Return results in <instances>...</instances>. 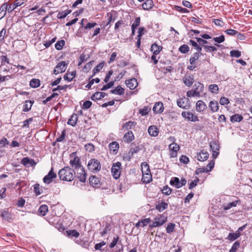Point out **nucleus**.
Instances as JSON below:
<instances>
[{
    "instance_id": "obj_1",
    "label": "nucleus",
    "mask_w": 252,
    "mask_h": 252,
    "mask_svg": "<svg viewBox=\"0 0 252 252\" xmlns=\"http://www.w3.org/2000/svg\"><path fill=\"white\" fill-rule=\"evenodd\" d=\"M58 176L62 181L70 182L74 179L75 173L69 167L65 166L59 171Z\"/></svg>"
},
{
    "instance_id": "obj_2",
    "label": "nucleus",
    "mask_w": 252,
    "mask_h": 252,
    "mask_svg": "<svg viewBox=\"0 0 252 252\" xmlns=\"http://www.w3.org/2000/svg\"><path fill=\"white\" fill-rule=\"evenodd\" d=\"M88 168L91 172H97L101 169L100 162L96 159H91L88 163Z\"/></svg>"
},
{
    "instance_id": "obj_3",
    "label": "nucleus",
    "mask_w": 252,
    "mask_h": 252,
    "mask_svg": "<svg viewBox=\"0 0 252 252\" xmlns=\"http://www.w3.org/2000/svg\"><path fill=\"white\" fill-rule=\"evenodd\" d=\"M122 170V164L120 162L114 163L111 168V172L113 177L117 179L121 175Z\"/></svg>"
},
{
    "instance_id": "obj_4",
    "label": "nucleus",
    "mask_w": 252,
    "mask_h": 252,
    "mask_svg": "<svg viewBox=\"0 0 252 252\" xmlns=\"http://www.w3.org/2000/svg\"><path fill=\"white\" fill-rule=\"evenodd\" d=\"M169 139L171 141L173 142L172 143L169 145V149L170 151L171 157L174 158L177 156V152L179 150L180 147L179 145L174 142L175 139L174 137H170Z\"/></svg>"
},
{
    "instance_id": "obj_5",
    "label": "nucleus",
    "mask_w": 252,
    "mask_h": 252,
    "mask_svg": "<svg viewBox=\"0 0 252 252\" xmlns=\"http://www.w3.org/2000/svg\"><path fill=\"white\" fill-rule=\"evenodd\" d=\"M167 220V218L163 215H158L150 225L151 227H156L163 225Z\"/></svg>"
},
{
    "instance_id": "obj_6",
    "label": "nucleus",
    "mask_w": 252,
    "mask_h": 252,
    "mask_svg": "<svg viewBox=\"0 0 252 252\" xmlns=\"http://www.w3.org/2000/svg\"><path fill=\"white\" fill-rule=\"evenodd\" d=\"M68 63L65 61H62L59 62L58 64L55 66L53 73L55 74H58L60 73L64 72L67 66Z\"/></svg>"
},
{
    "instance_id": "obj_7",
    "label": "nucleus",
    "mask_w": 252,
    "mask_h": 252,
    "mask_svg": "<svg viewBox=\"0 0 252 252\" xmlns=\"http://www.w3.org/2000/svg\"><path fill=\"white\" fill-rule=\"evenodd\" d=\"M71 159L69 161V163L71 167L74 170L77 169L82 166L80 163V159L79 157L75 156V153H72V155L70 156Z\"/></svg>"
},
{
    "instance_id": "obj_8",
    "label": "nucleus",
    "mask_w": 252,
    "mask_h": 252,
    "mask_svg": "<svg viewBox=\"0 0 252 252\" xmlns=\"http://www.w3.org/2000/svg\"><path fill=\"white\" fill-rule=\"evenodd\" d=\"M79 180L81 182H85L86 180V174L83 166L74 170Z\"/></svg>"
},
{
    "instance_id": "obj_9",
    "label": "nucleus",
    "mask_w": 252,
    "mask_h": 252,
    "mask_svg": "<svg viewBox=\"0 0 252 252\" xmlns=\"http://www.w3.org/2000/svg\"><path fill=\"white\" fill-rule=\"evenodd\" d=\"M182 116L188 121L191 122L198 121L199 119L197 116L194 115L193 113L189 111H183L182 112Z\"/></svg>"
},
{
    "instance_id": "obj_10",
    "label": "nucleus",
    "mask_w": 252,
    "mask_h": 252,
    "mask_svg": "<svg viewBox=\"0 0 252 252\" xmlns=\"http://www.w3.org/2000/svg\"><path fill=\"white\" fill-rule=\"evenodd\" d=\"M177 105L183 109H187L189 107V99L185 97L179 98L177 100Z\"/></svg>"
},
{
    "instance_id": "obj_11",
    "label": "nucleus",
    "mask_w": 252,
    "mask_h": 252,
    "mask_svg": "<svg viewBox=\"0 0 252 252\" xmlns=\"http://www.w3.org/2000/svg\"><path fill=\"white\" fill-rule=\"evenodd\" d=\"M56 177L57 174L54 172L53 169L52 168L48 174L43 178V180L44 183L49 184L51 183L52 182L53 179L56 178Z\"/></svg>"
},
{
    "instance_id": "obj_12",
    "label": "nucleus",
    "mask_w": 252,
    "mask_h": 252,
    "mask_svg": "<svg viewBox=\"0 0 252 252\" xmlns=\"http://www.w3.org/2000/svg\"><path fill=\"white\" fill-rule=\"evenodd\" d=\"M210 148L212 151V156L215 158L219 154V150L220 149V146L219 144L216 141L211 142L210 143Z\"/></svg>"
},
{
    "instance_id": "obj_13",
    "label": "nucleus",
    "mask_w": 252,
    "mask_h": 252,
    "mask_svg": "<svg viewBox=\"0 0 252 252\" xmlns=\"http://www.w3.org/2000/svg\"><path fill=\"white\" fill-rule=\"evenodd\" d=\"M25 0H16L13 3L7 5L8 12L10 13L17 7L23 5Z\"/></svg>"
},
{
    "instance_id": "obj_14",
    "label": "nucleus",
    "mask_w": 252,
    "mask_h": 252,
    "mask_svg": "<svg viewBox=\"0 0 252 252\" xmlns=\"http://www.w3.org/2000/svg\"><path fill=\"white\" fill-rule=\"evenodd\" d=\"M195 107L197 112H202L207 109V105L204 101L199 100L196 103Z\"/></svg>"
},
{
    "instance_id": "obj_15",
    "label": "nucleus",
    "mask_w": 252,
    "mask_h": 252,
    "mask_svg": "<svg viewBox=\"0 0 252 252\" xmlns=\"http://www.w3.org/2000/svg\"><path fill=\"white\" fill-rule=\"evenodd\" d=\"M163 104L161 102L156 103L153 108V111L156 113H161L163 112Z\"/></svg>"
},
{
    "instance_id": "obj_16",
    "label": "nucleus",
    "mask_w": 252,
    "mask_h": 252,
    "mask_svg": "<svg viewBox=\"0 0 252 252\" xmlns=\"http://www.w3.org/2000/svg\"><path fill=\"white\" fill-rule=\"evenodd\" d=\"M148 131L149 135L153 137L157 136L159 133L157 126L154 125L149 127Z\"/></svg>"
},
{
    "instance_id": "obj_17",
    "label": "nucleus",
    "mask_w": 252,
    "mask_h": 252,
    "mask_svg": "<svg viewBox=\"0 0 252 252\" xmlns=\"http://www.w3.org/2000/svg\"><path fill=\"white\" fill-rule=\"evenodd\" d=\"M209 154L206 151L203 150L197 154V159L200 161H203L208 159Z\"/></svg>"
},
{
    "instance_id": "obj_18",
    "label": "nucleus",
    "mask_w": 252,
    "mask_h": 252,
    "mask_svg": "<svg viewBox=\"0 0 252 252\" xmlns=\"http://www.w3.org/2000/svg\"><path fill=\"white\" fill-rule=\"evenodd\" d=\"M126 84L127 87L130 90H133L137 85V80L134 78L126 80Z\"/></svg>"
},
{
    "instance_id": "obj_19",
    "label": "nucleus",
    "mask_w": 252,
    "mask_h": 252,
    "mask_svg": "<svg viewBox=\"0 0 252 252\" xmlns=\"http://www.w3.org/2000/svg\"><path fill=\"white\" fill-rule=\"evenodd\" d=\"M209 107L212 112H216L219 109L218 102L216 100H212L209 103Z\"/></svg>"
},
{
    "instance_id": "obj_20",
    "label": "nucleus",
    "mask_w": 252,
    "mask_h": 252,
    "mask_svg": "<svg viewBox=\"0 0 252 252\" xmlns=\"http://www.w3.org/2000/svg\"><path fill=\"white\" fill-rule=\"evenodd\" d=\"M109 148L110 151H112L114 154H116L119 148V144L116 141L112 142L109 144Z\"/></svg>"
},
{
    "instance_id": "obj_21",
    "label": "nucleus",
    "mask_w": 252,
    "mask_h": 252,
    "mask_svg": "<svg viewBox=\"0 0 252 252\" xmlns=\"http://www.w3.org/2000/svg\"><path fill=\"white\" fill-rule=\"evenodd\" d=\"M33 103V100H28L25 101V104L23 106V111L25 112H29L31 109Z\"/></svg>"
},
{
    "instance_id": "obj_22",
    "label": "nucleus",
    "mask_w": 252,
    "mask_h": 252,
    "mask_svg": "<svg viewBox=\"0 0 252 252\" xmlns=\"http://www.w3.org/2000/svg\"><path fill=\"white\" fill-rule=\"evenodd\" d=\"M111 228L110 224L106 223L104 226L100 229V234L103 236L110 231Z\"/></svg>"
},
{
    "instance_id": "obj_23",
    "label": "nucleus",
    "mask_w": 252,
    "mask_h": 252,
    "mask_svg": "<svg viewBox=\"0 0 252 252\" xmlns=\"http://www.w3.org/2000/svg\"><path fill=\"white\" fill-rule=\"evenodd\" d=\"M134 135L131 131L126 132L123 137L124 141L126 142H130L134 139Z\"/></svg>"
},
{
    "instance_id": "obj_24",
    "label": "nucleus",
    "mask_w": 252,
    "mask_h": 252,
    "mask_svg": "<svg viewBox=\"0 0 252 252\" xmlns=\"http://www.w3.org/2000/svg\"><path fill=\"white\" fill-rule=\"evenodd\" d=\"M141 168L143 175L151 173L149 165L146 162H143L141 163Z\"/></svg>"
},
{
    "instance_id": "obj_25",
    "label": "nucleus",
    "mask_w": 252,
    "mask_h": 252,
    "mask_svg": "<svg viewBox=\"0 0 252 252\" xmlns=\"http://www.w3.org/2000/svg\"><path fill=\"white\" fill-rule=\"evenodd\" d=\"M162 49V47L158 45L156 43L152 44L151 47V50L153 53V54L158 55L159 53Z\"/></svg>"
},
{
    "instance_id": "obj_26",
    "label": "nucleus",
    "mask_w": 252,
    "mask_h": 252,
    "mask_svg": "<svg viewBox=\"0 0 252 252\" xmlns=\"http://www.w3.org/2000/svg\"><path fill=\"white\" fill-rule=\"evenodd\" d=\"M188 97H200L201 94L193 89L188 91L187 93Z\"/></svg>"
},
{
    "instance_id": "obj_27",
    "label": "nucleus",
    "mask_w": 252,
    "mask_h": 252,
    "mask_svg": "<svg viewBox=\"0 0 252 252\" xmlns=\"http://www.w3.org/2000/svg\"><path fill=\"white\" fill-rule=\"evenodd\" d=\"M7 11H8L7 4L4 3L0 7V20L4 17Z\"/></svg>"
},
{
    "instance_id": "obj_28",
    "label": "nucleus",
    "mask_w": 252,
    "mask_h": 252,
    "mask_svg": "<svg viewBox=\"0 0 252 252\" xmlns=\"http://www.w3.org/2000/svg\"><path fill=\"white\" fill-rule=\"evenodd\" d=\"M142 8L144 10H149L153 6V2L152 0H146L142 5Z\"/></svg>"
},
{
    "instance_id": "obj_29",
    "label": "nucleus",
    "mask_w": 252,
    "mask_h": 252,
    "mask_svg": "<svg viewBox=\"0 0 252 252\" xmlns=\"http://www.w3.org/2000/svg\"><path fill=\"white\" fill-rule=\"evenodd\" d=\"M150 221L149 218L143 219L142 220L139 221L135 224V227L139 228V227H144L147 225Z\"/></svg>"
},
{
    "instance_id": "obj_30",
    "label": "nucleus",
    "mask_w": 252,
    "mask_h": 252,
    "mask_svg": "<svg viewBox=\"0 0 252 252\" xmlns=\"http://www.w3.org/2000/svg\"><path fill=\"white\" fill-rule=\"evenodd\" d=\"M201 55H202L201 53H194L192 56L189 59L190 64H195L196 61L198 60Z\"/></svg>"
},
{
    "instance_id": "obj_31",
    "label": "nucleus",
    "mask_w": 252,
    "mask_h": 252,
    "mask_svg": "<svg viewBox=\"0 0 252 252\" xmlns=\"http://www.w3.org/2000/svg\"><path fill=\"white\" fill-rule=\"evenodd\" d=\"M193 88V90H196V91L199 92L200 94L202 93L204 90V85L199 82L194 84Z\"/></svg>"
},
{
    "instance_id": "obj_32",
    "label": "nucleus",
    "mask_w": 252,
    "mask_h": 252,
    "mask_svg": "<svg viewBox=\"0 0 252 252\" xmlns=\"http://www.w3.org/2000/svg\"><path fill=\"white\" fill-rule=\"evenodd\" d=\"M48 210V206L46 205H42L38 209V214L41 216H44L46 214Z\"/></svg>"
},
{
    "instance_id": "obj_33",
    "label": "nucleus",
    "mask_w": 252,
    "mask_h": 252,
    "mask_svg": "<svg viewBox=\"0 0 252 252\" xmlns=\"http://www.w3.org/2000/svg\"><path fill=\"white\" fill-rule=\"evenodd\" d=\"M168 207V204L164 201L156 205V208L159 212H162L166 209Z\"/></svg>"
},
{
    "instance_id": "obj_34",
    "label": "nucleus",
    "mask_w": 252,
    "mask_h": 252,
    "mask_svg": "<svg viewBox=\"0 0 252 252\" xmlns=\"http://www.w3.org/2000/svg\"><path fill=\"white\" fill-rule=\"evenodd\" d=\"M171 185L175 186L176 188H181L180 181L177 177H172L170 181Z\"/></svg>"
},
{
    "instance_id": "obj_35",
    "label": "nucleus",
    "mask_w": 252,
    "mask_h": 252,
    "mask_svg": "<svg viewBox=\"0 0 252 252\" xmlns=\"http://www.w3.org/2000/svg\"><path fill=\"white\" fill-rule=\"evenodd\" d=\"M89 182L93 187H96L99 184L98 178L95 176H91L89 178Z\"/></svg>"
},
{
    "instance_id": "obj_36",
    "label": "nucleus",
    "mask_w": 252,
    "mask_h": 252,
    "mask_svg": "<svg viewBox=\"0 0 252 252\" xmlns=\"http://www.w3.org/2000/svg\"><path fill=\"white\" fill-rule=\"evenodd\" d=\"M152 181V176L151 173L144 174L142 175V181L144 183H149Z\"/></svg>"
},
{
    "instance_id": "obj_37",
    "label": "nucleus",
    "mask_w": 252,
    "mask_h": 252,
    "mask_svg": "<svg viewBox=\"0 0 252 252\" xmlns=\"http://www.w3.org/2000/svg\"><path fill=\"white\" fill-rule=\"evenodd\" d=\"M111 93L115 94L122 95L125 93V90L118 86L115 89L111 90Z\"/></svg>"
},
{
    "instance_id": "obj_38",
    "label": "nucleus",
    "mask_w": 252,
    "mask_h": 252,
    "mask_svg": "<svg viewBox=\"0 0 252 252\" xmlns=\"http://www.w3.org/2000/svg\"><path fill=\"white\" fill-rule=\"evenodd\" d=\"M106 94L102 92H96L92 96L93 100H99L105 97Z\"/></svg>"
},
{
    "instance_id": "obj_39",
    "label": "nucleus",
    "mask_w": 252,
    "mask_h": 252,
    "mask_svg": "<svg viewBox=\"0 0 252 252\" xmlns=\"http://www.w3.org/2000/svg\"><path fill=\"white\" fill-rule=\"evenodd\" d=\"M104 65V63L101 62L98 64L93 70V74L92 77H94L97 73L99 72L103 68Z\"/></svg>"
},
{
    "instance_id": "obj_40",
    "label": "nucleus",
    "mask_w": 252,
    "mask_h": 252,
    "mask_svg": "<svg viewBox=\"0 0 252 252\" xmlns=\"http://www.w3.org/2000/svg\"><path fill=\"white\" fill-rule=\"evenodd\" d=\"M78 120V116L77 114H73L68 121V124L72 126H74Z\"/></svg>"
},
{
    "instance_id": "obj_41",
    "label": "nucleus",
    "mask_w": 252,
    "mask_h": 252,
    "mask_svg": "<svg viewBox=\"0 0 252 252\" xmlns=\"http://www.w3.org/2000/svg\"><path fill=\"white\" fill-rule=\"evenodd\" d=\"M8 72H10L9 64H5L3 66L0 65V73L4 75Z\"/></svg>"
},
{
    "instance_id": "obj_42",
    "label": "nucleus",
    "mask_w": 252,
    "mask_h": 252,
    "mask_svg": "<svg viewBox=\"0 0 252 252\" xmlns=\"http://www.w3.org/2000/svg\"><path fill=\"white\" fill-rule=\"evenodd\" d=\"M71 12V10L67 9L65 11L59 12L57 15L58 19H63L66 17Z\"/></svg>"
},
{
    "instance_id": "obj_43",
    "label": "nucleus",
    "mask_w": 252,
    "mask_h": 252,
    "mask_svg": "<svg viewBox=\"0 0 252 252\" xmlns=\"http://www.w3.org/2000/svg\"><path fill=\"white\" fill-rule=\"evenodd\" d=\"M194 82L193 78L190 76L185 77L184 79V84L188 87L191 86Z\"/></svg>"
},
{
    "instance_id": "obj_44",
    "label": "nucleus",
    "mask_w": 252,
    "mask_h": 252,
    "mask_svg": "<svg viewBox=\"0 0 252 252\" xmlns=\"http://www.w3.org/2000/svg\"><path fill=\"white\" fill-rule=\"evenodd\" d=\"M240 236L241 234H239L238 233H229L226 239L230 241H234Z\"/></svg>"
},
{
    "instance_id": "obj_45",
    "label": "nucleus",
    "mask_w": 252,
    "mask_h": 252,
    "mask_svg": "<svg viewBox=\"0 0 252 252\" xmlns=\"http://www.w3.org/2000/svg\"><path fill=\"white\" fill-rule=\"evenodd\" d=\"M40 85V82L39 79H32L30 82V86L32 88H36L38 87Z\"/></svg>"
},
{
    "instance_id": "obj_46",
    "label": "nucleus",
    "mask_w": 252,
    "mask_h": 252,
    "mask_svg": "<svg viewBox=\"0 0 252 252\" xmlns=\"http://www.w3.org/2000/svg\"><path fill=\"white\" fill-rule=\"evenodd\" d=\"M136 125V123L134 122L129 121L126 123H125L123 125V128L128 130L130 129H132L133 127H134Z\"/></svg>"
},
{
    "instance_id": "obj_47",
    "label": "nucleus",
    "mask_w": 252,
    "mask_h": 252,
    "mask_svg": "<svg viewBox=\"0 0 252 252\" xmlns=\"http://www.w3.org/2000/svg\"><path fill=\"white\" fill-rule=\"evenodd\" d=\"M243 119L242 116L239 114H235L231 117L230 120L233 123L234 122H240Z\"/></svg>"
},
{
    "instance_id": "obj_48",
    "label": "nucleus",
    "mask_w": 252,
    "mask_h": 252,
    "mask_svg": "<svg viewBox=\"0 0 252 252\" xmlns=\"http://www.w3.org/2000/svg\"><path fill=\"white\" fill-rule=\"evenodd\" d=\"M219 90V87L216 84H212L209 86V91L213 94H217Z\"/></svg>"
},
{
    "instance_id": "obj_49",
    "label": "nucleus",
    "mask_w": 252,
    "mask_h": 252,
    "mask_svg": "<svg viewBox=\"0 0 252 252\" xmlns=\"http://www.w3.org/2000/svg\"><path fill=\"white\" fill-rule=\"evenodd\" d=\"M1 64L0 65H2L3 66L5 64H9V65H11L12 63H10L9 60L5 55H2L0 57Z\"/></svg>"
},
{
    "instance_id": "obj_50",
    "label": "nucleus",
    "mask_w": 252,
    "mask_h": 252,
    "mask_svg": "<svg viewBox=\"0 0 252 252\" xmlns=\"http://www.w3.org/2000/svg\"><path fill=\"white\" fill-rule=\"evenodd\" d=\"M151 110V108L148 106H144L143 108L139 110V113L142 116H146Z\"/></svg>"
},
{
    "instance_id": "obj_51",
    "label": "nucleus",
    "mask_w": 252,
    "mask_h": 252,
    "mask_svg": "<svg viewBox=\"0 0 252 252\" xmlns=\"http://www.w3.org/2000/svg\"><path fill=\"white\" fill-rule=\"evenodd\" d=\"M75 76V72L73 71L70 73H67L64 76V79L67 80L68 82H70L72 80L73 78Z\"/></svg>"
},
{
    "instance_id": "obj_52",
    "label": "nucleus",
    "mask_w": 252,
    "mask_h": 252,
    "mask_svg": "<svg viewBox=\"0 0 252 252\" xmlns=\"http://www.w3.org/2000/svg\"><path fill=\"white\" fill-rule=\"evenodd\" d=\"M65 44V41L63 40H61L58 41L55 44V47L56 49L58 50H60L62 49L63 46Z\"/></svg>"
},
{
    "instance_id": "obj_53",
    "label": "nucleus",
    "mask_w": 252,
    "mask_h": 252,
    "mask_svg": "<svg viewBox=\"0 0 252 252\" xmlns=\"http://www.w3.org/2000/svg\"><path fill=\"white\" fill-rule=\"evenodd\" d=\"M189 50V48L188 45L184 44L179 47V51L183 54L187 53Z\"/></svg>"
},
{
    "instance_id": "obj_54",
    "label": "nucleus",
    "mask_w": 252,
    "mask_h": 252,
    "mask_svg": "<svg viewBox=\"0 0 252 252\" xmlns=\"http://www.w3.org/2000/svg\"><path fill=\"white\" fill-rule=\"evenodd\" d=\"M189 44L195 48V49L197 51V52L201 53L200 52L202 50V48L198 45L196 42L193 40H190Z\"/></svg>"
},
{
    "instance_id": "obj_55",
    "label": "nucleus",
    "mask_w": 252,
    "mask_h": 252,
    "mask_svg": "<svg viewBox=\"0 0 252 252\" xmlns=\"http://www.w3.org/2000/svg\"><path fill=\"white\" fill-rule=\"evenodd\" d=\"M203 47L205 51L207 52H215L217 51V48L214 46L204 45Z\"/></svg>"
},
{
    "instance_id": "obj_56",
    "label": "nucleus",
    "mask_w": 252,
    "mask_h": 252,
    "mask_svg": "<svg viewBox=\"0 0 252 252\" xmlns=\"http://www.w3.org/2000/svg\"><path fill=\"white\" fill-rule=\"evenodd\" d=\"M230 54L232 57L239 58L241 56V52L238 50H233L230 52Z\"/></svg>"
},
{
    "instance_id": "obj_57",
    "label": "nucleus",
    "mask_w": 252,
    "mask_h": 252,
    "mask_svg": "<svg viewBox=\"0 0 252 252\" xmlns=\"http://www.w3.org/2000/svg\"><path fill=\"white\" fill-rule=\"evenodd\" d=\"M230 103L229 99L225 96L221 97L220 100V103L221 105H227Z\"/></svg>"
},
{
    "instance_id": "obj_58",
    "label": "nucleus",
    "mask_w": 252,
    "mask_h": 252,
    "mask_svg": "<svg viewBox=\"0 0 252 252\" xmlns=\"http://www.w3.org/2000/svg\"><path fill=\"white\" fill-rule=\"evenodd\" d=\"M66 233L68 236L74 237H78L79 233L75 230L66 231Z\"/></svg>"
},
{
    "instance_id": "obj_59",
    "label": "nucleus",
    "mask_w": 252,
    "mask_h": 252,
    "mask_svg": "<svg viewBox=\"0 0 252 252\" xmlns=\"http://www.w3.org/2000/svg\"><path fill=\"white\" fill-rule=\"evenodd\" d=\"M238 203L237 201H233L231 203H228V204L224 206V210H227L229 209H230L231 207H235L236 206L237 204Z\"/></svg>"
},
{
    "instance_id": "obj_60",
    "label": "nucleus",
    "mask_w": 252,
    "mask_h": 252,
    "mask_svg": "<svg viewBox=\"0 0 252 252\" xmlns=\"http://www.w3.org/2000/svg\"><path fill=\"white\" fill-rule=\"evenodd\" d=\"M240 247V243L238 241H236L233 244L231 248L229 250V252H236L238 248Z\"/></svg>"
},
{
    "instance_id": "obj_61",
    "label": "nucleus",
    "mask_w": 252,
    "mask_h": 252,
    "mask_svg": "<svg viewBox=\"0 0 252 252\" xmlns=\"http://www.w3.org/2000/svg\"><path fill=\"white\" fill-rule=\"evenodd\" d=\"M175 224L173 223H169L166 227V232L168 233H172L175 228Z\"/></svg>"
},
{
    "instance_id": "obj_62",
    "label": "nucleus",
    "mask_w": 252,
    "mask_h": 252,
    "mask_svg": "<svg viewBox=\"0 0 252 252\" xmlns=\"http://www.w3.org/2000/svg\"><path fill=\"white\" fill-rule=\"evenodd\" d=\"M140 24V17H136L134 23L132 24L131 28L136 29Z\"/></svg>"
},
{
    "instance_id": "obj_63",
    "label": "nucleus",
    "mask_w": 252,
    "mask_h": 252,
    "mask_svg": "<svg viewBox=\"0 0 252 252\" xmlns=\"http://www.w3.org/2000/svg\"><path fill=\"white\" fill-rule=\"evenodd\" d=\"M225 40L224 36L223 35H221L220 36L216 37L213 38V40L218 43H220L223 42Z\"/></svg>"
},
{
    "instance_id": "obj_64",
    "label": "nucleus",
    "mask_w": 252,
    "mask_h": 252,
    "mask_svg": "<svg viewBox=\"0 0 252 252\" xmlns=\"http://www.w3.org/2000/svg\"><path fill=\"white\" fill-rule=\"evenodd\" d=\"M85 150L89 152H92L94 151V146L91 143H88L85 146Z\"/></svg>"
}]
</instances>
